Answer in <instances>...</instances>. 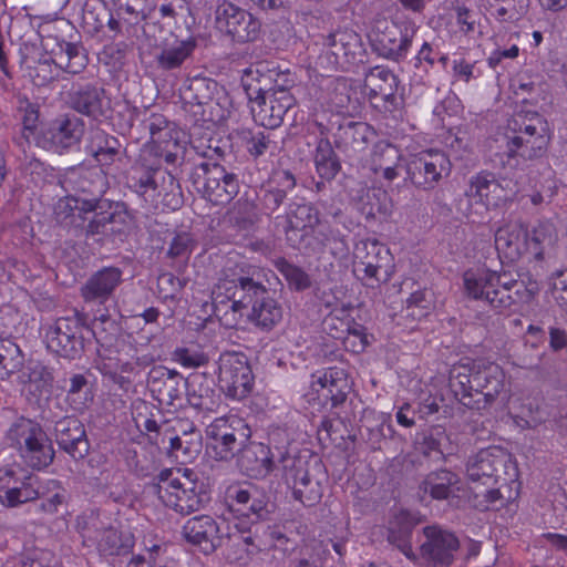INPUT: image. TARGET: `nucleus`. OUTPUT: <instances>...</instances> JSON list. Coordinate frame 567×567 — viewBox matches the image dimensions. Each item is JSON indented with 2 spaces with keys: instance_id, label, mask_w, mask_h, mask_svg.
I'll list each match as a JSON object with an SVG mask.
<instances>
[{
  "instance_id": "19",
  "label": "nucleus",
  "mask_w": 567,
  "mask_h": 567,
  "mask_svg": "<svg viewBox=\"0 0 567 567\" xmlns=\"http://www.w3.org/2000/svg\"><path fill=\"white\" fill-rule=\"evenodd\" d=\"M38 477H20L11 467L0 468V503L7 507H17L38 498L40 489L35 487Z\"/></svg>"
},
{
  "instance_id": "49",
  "label": "nucleus",
  "mask_w": 567,
  "mask_h": 567,
  "mask_svg": "<svg viewBox=\"0 0 567 567\" xmlns=\"http://www.w3.org/2000/svg\"><path fill=\"white\" fill-rule=\"evenodd\" d=\"M35 487L41 492L38 496L42 498L40 509L47 514L56 513L66 501L68 492L56 480H49L44 485H40L38 481Z\"/></svg>"
},
{
  "instance_id": "15",
  "label": "nucleus",
  "mask_w": 567,
  "mask_h": 567,
  "mask_svg": "<svg viewBox=\"0 0 567 567\" xmlns=\"http://www.w3.org/2000/svg\"><path fill=\"white\" fill-rule=\"evenodd\" d=\"M417 559L427 567H450L460 548V540L452 532L432 525L423 528Z\"/></svg>"
},
{
  "instance_id": "33",
  "label": "nucleus",
  "mask_w": 567,
  "mask_h": 567,
  "mask_svg": "<svg viewBox=\"0 0 567 567\" xmlns=\"http://www.w3.org/2000/svg\"><path fill=\"white\" fill-rule=\"evenodd\" d=\"M557 239L554 224L540 221L530 231L525 229V251L535 260H545L553 256Z\"/></svg>"
},
{
  "instance_id": "48",
  "label": "nucleus",
  "mask_w": 567,
  "mask_h": 567,
  "mask_svg": "<svg viewBox=\"0 0 567 567\" xmlns=\"http://www.w3.org/2000/svg\"><path fill=\"white\" fill-rule=\"evenodd\" d=\"M157 174L156 169H134L127 177V184L145 200H154L158 196Z\"/></svg>"
},
{
  "instance_id": "5",
  "label": "nucleus",
  "mask_w": 567,
  "mask_h": 567,
  "mask_svg": "<svg viewBox=\"0 0 567 567\" xmlns=\"http://www.w3.org/2000/svg\"><path fill=\"white\" fill-rule=\"evenodd\" d=\"M93 334L86 323V317L74 311L71 316L58 318L48 329L47 347L61 358L76 360L82 357L85 343Z\"/></svg>"
},
{
  "instance_id": "41",
  "label": "nucleus",
  "mask_w": 567,
  "mask_h": 567,
  "mask_svg": "<svg viewBox=\"0 0 567 567\" xmlns=\"http://www.w3.org/2000/svg\"><path fill=\"white\" fill-rule=\"evenodd\" d=\"M318 383L328 391L327 398L331 400L333 406L343 403L350 391L348 375L344 369L338 367L326 369Z\"/></svg>"
},
{
  "instance_id": "11",
  "label": "nucleus",
  "mask_w": 567,
  "mask_h": 567,
  "mask_svg": "<svg viewBox=\"0 0 567 567\" xmlns=\"http://www.w3.org/2000/svg\"><path fill=\"white\" fill-rule=\"evenodd\" d=\"M212 441L215 457L220 461L233 458L251 437V429L245 419L237 414L216 417L206 429Z\"/></svg>"
},
{
  "instance_id": "63",
  "label": "nucleus",
  "mask_w": 567,
  "mask_h": 567,
  "mask_svg": "<svg viewBox=\"0 0 567 567\" xmlns=\"http://www.w3.org/2000/svg\"><path fill=\"white\" fill-rule=\"evenodd\" d=\"M343 346L346 350L353 353L363 352L369 346L368 336L364 332V328L357 323H354L352 327H348L347 336L343 338Z\"/></svg>"
},
{
  "instance_id": "31",
  "label": "nucleus",
  "mask_w": 567,
  "mask_h": 567,
  "mask_svg": "<svg viewBox=\"0 0 567 567\" xmlns=\"http://www.w3.org/2000/svg\"><path fill=\"white\" fill-rule=\"evenodd\" d=\"M476 360L462 359L452 365L449 373V385L455 398L465 406L481 409V399L473 401L474 386L472 381L475 374Z\"/></svg>"
},
{
  "instance_id": "26",
  "label": "nucleus",
  "mask_w": 567,
  "mask_h": 567,
  "mask_svg": "<svg viewBox=\"0 0 567 567\" xmlns=\"http://www.w3.org/2000/svg\"><path fill=\"white\" fill-rule=\"evenodd\" d=\"M474 392L476 395L483 398L485 408L492 404L501 394L505 386V373L503 369L494 363L485 360H476L475 374L472 381Z\"/></svg>"
},
{
  "instance_id": "51",
  "label": "nucleus",
  "mask_w": 567,
  "mask_h": 567,
  "mask_svg": "<svg viewBox=\"0 0 567 567\" xmlns=\"http://www.w3.org/2000/svg\"><path fill=\"white\" fill-rule=\"evenodd\" d=\"M93 394L89 381L84 374L75 373L70 378V386L66 392V401L74 411H83L92 402Z\"/></svg>"
},
{
  "instance_id": "2",
  "label": "nucleus",
  "mask_w": 567,
  "mask_h": 567,
  "mask_svg": "<svg viewBox=\"0 0 567 567\" xmlns=\"http://www.w3.org/2000/svg\"><path fill=\"white\" fill-rule=\"evenodd\" d=\"M156 480L154 488L161 502L182 515L200 509L209 499L204 484L190 468H165Z\"/></svg>"
},
{
  "instance_id": "37",
  "label": "nucleus",
  "mask_w": 567,
  "mask_h": 567,
  "mask_svg": "<svg viewBox=\"0 0 567 567\" xmlns=\"http://www.w3.org/2000/svg\"><path fill=\"white\" fill-rule=\"evenodd\" d=\"M68 183L73 184L78 193L87 194L90 198H81L83 213L94 212L99 207L100 197L104 193V176L99 172H84L75 178H69Z\"/></svg>"
},
{
  "instance_id": "32",
  "label": "nucleus",
  "mask_w": 567,
  "mask_h": 567,
  "mask_svg": "<svg viewBox=\"0 0 567 567\" xmlns=\"http://www.w3.org/2000/svg\"><path fill=\"white\" fill-rule=\"evenodd\" d=\"M287 239L292 246L300 244L301 240L313 233L319 225V213L310 204H293L287 213Z\"/></svg>"
},
{
  "instance_id": "14",
  "label": "nucleus",
  "mask_w": 567,
  "mask_h": 567,
  "mask_svg": "<svg viewBox=\"0 0 567 567\" xmlns=\"http://www.w3.org/2000/svg\"><path fill=\"white\" fill-rule=\"evenodd\" d=\"M323 53L320 60H327L331 70L347 69L362 61L363 45L359 33L351 29H340L322 35Z\"/></svg>"
},
{
  "instance_id": "64",
  "label": "nucleus",
  "mask_w": 567,
  "mask_h": 567,
  "mask_svg": "<svg viewBox=\"0 0 567 567\" xmlns=\"http://www.w3.org/2000/svg\"><path fill=\"white\" fill-rule=\"evenodd\" d=\"M433 302V293L431 290H416L411 293L406 300L408 309H412L411 315L422 317L427 313Z\"/></svg>"
},
{
  "instance_id": "53",
  "label": "nucleus",
  "mask_w": 567,
  "mask_h": 567,
  "mask_svg": "<svg viewBox=\"0 0 567 567\" xmlns=\"http://www.w3.org/2000/svg\"><path fill=\"white\" fill-rule=\"evenodd\" d=\"M277 184L278 187L267 189L262 197L265 208L270 212H275L282 204L287 192L296 186V179L290 172L284 171L277 175Z\"/></svg>"
},
{
  "instance_id": "57",
  "label": "nucleus",
  "mask_w": 567,
  "mask_h": 567,
  "mask_svg": "<svg viewBox=\"0 0 567 567\" xmlns=\"http://www.w3.org/2000/svg\"><path fill=\"white\" fill-rule=\"evenodd\" d=\"M276 269L287 280L290 288L301 291L311 286L309 275L300 267L289 262L285 258H277L274 261Z\"/></svg>"
},
{
  "instance_id": "9",
  "label": "nucleus",
  "mask_w": 567,
  "mask_h": 567,
  "mask_svg": "<svg viewBox=\"0 0 567 567\" xmlns=\"http://www.w3.org/2000/svg\"><path fill=\"white\" fill-rule=\"evenodd\" d=\"M417 27L408 22L403 28L386 19H377L368 34L372 51L393 62L403 61L410 51Z\"/></svg>"
},
{
  "instance_id": "22",
  "label": "nucleus",
  "mask_w": 567,
  "mask_h": 567,
  "mask_svg": "<svg viewBox=\"0 0 567 567\" xmlns=\"http://www.w3.org/2000/svg\"><path fill=\"white\" fill-rule=\"evenodd\" d=\"M183 536L205 554L214 553L224 542L219 524L209 515H198L186 520Z\"/></svg>"
},
{
  "instance_id": "54",
  "label": "nucleus",
  "mask_w": 567,
  "mask_h": 567,
  "mask_svg": "<svg viewBox=\"0 0 567 567\" xmlns=\"http://www.w3.org/2000/svg\"><path fill=\"white\" fill-rule=\"evenodd\" d=\"M315 163L320 177L327 181L334 178L341 168L340 159L332 144H318Z\"/></svg>"
},
{
  "instance_id": "55",
  "label": "nucleus",
  "mask_w": 567,
  "mask_h": 567,
  "mask_svg": "<svg viewBox=\"0 0 567 567\" xmlns=\"http://www.w3.org/2000/svg\"><path fill=\"white\" fill-rule=\"evenodd\" d=\"M109 18V8L103 0H86L82 9V21L89 32H100Z\"/></svg>"
},
{
  "instance_id": "40",
  "label": "nucleus",
  "mask_w": 567,
  "mask_h": 567,
  "mask_svg": "<svg viewBox=\"0 0 567 567\" xmlns=\"http://www.w3.org/2000/svg\"><path fill=\"white\" fill-rule=\"evenodd\" d=\"M465 195L468 198L477 197L485 207L498 206L504 203V194L499 190L497 178L491 173H480L473 176Z\"/></svg>"
},
{
  "instance_id": "21",
  "label": "nucleus",
  "mask_w": 567,
  "mask_h": 567,
  "mask_svg": "<svg viewBox=\"0 0 567 567\" xmlns=\"http://www.w3.org/2000/svg\"><path fill=\"white\" fill-rule=\"evenodd\" d=\"M55 442L60 450L74 461L83 460L90 452V442L83 423L74 416H64L55 422Z\"/></svg>"
},
{
  "instance_id": "45",
  "label": "nucleus",
  "mask_w": 567,
  "mask_h": 567,
  "mask_svg": "<svg viewBox=\"0 0 567 567\" xmlns=\"http://www.w3.org/2000/svg\"><path fill=\"white\" fill-rule=\"evenodd\" d=\"M133 537L122 534L113 527L103 529L97 537V548L104 555H124L133 547Z\"/></svg>"
},
{
  "instance_id": "56",
  "label": "nucleus",
  "mask_w": 567,
  "mask_h": 567,
  "mask_svg": "<svg viewBox=\"0 0 567 567\" xmlns=\"http://www.w3.org/2000/svg\"><path fill=\"white\" fill-rule=\"evenodd\" d=\"M18 116L22 123V136L25 142L38 137L39 105L31 103L28 99H19Z\"/></svg>"
},
{
  "instance_id": "50",
  "label": "nucleus",
  "mask_w": 567,
  "mask_h": 567,
  "mask_svg": "<svg viewBox=\"0 0 567 567\" xmlns=\"http://www.w3.org/2000/svg\"><path fill=\"white\" fill-rule=\"evenodd\" d=\"M398 520H404L400 526H396L392 523V526L389 529L388 540L394 545L408 559L417 560V555L413 551L411 544V536L413 525L411 522L406 520V516H400L396 518Z\"/></svg>"
},
{
  "instance_id": "61",
  "label": "nucleus",
  "mask_w": 567,
  "mask_h": 567,
  "mask_svg": "<svg viewBox=\"0 0 567 567\" xmlns=\"http://www.w3.org/2000/svg\"><path fill=\"white\" fill-rule=\"evenodd\" d=\"M173 359L186 369H196L208 363L209 357L196 348H177L173 352Z\"/></svg>"
},
{
  "instance_id": "6",
  "label": "nucleus",
  "mask_w": 567,
  "mask_h": 567,
  "mask_svg": "<svg viewBox=\"0 0 567 567\" xmlns=\"http://www.w3.org/2000/svg\"><path fill=\"white\" fill-rule=\"evenodd\" d=\"M182 96L189 103L195 115H200L203 125L212 130L226 115L228 96L225 90L213 79L195 76L182 91Z\"/></svg>"
},
{
  "instance_id": "7",
  "label": "nucleus",
  "mask_w": 567,
  "mask_h": 567,
  "mask_svg": "<svg viewBox=\"0 0 567 567\" xmlns=\"http://www.w3.org/2000/svg\"><path fill=\"white\" fill-rule=\"evenodd\" d=\"M467 295L484 300L494 309L502 311L513 306V287L518 280L509 274H498L488 269H470L463 276Z\"/></svg>"
},
{
  "instance_id": "3",
  "label": "nucleus",
  "mask_w": 567,
  "mask_h": 567,
  "mask_svg": "<svg viewBox=\"0 0 567 567\" xmlns=\"http://www.w3.org/2000/svg\"><path fill=\"white\" fill-rule=\"evenodd\" d=\"M7 439L25 466L41 471L52 464L55 456L52 441L35 420L16 419L7 431Z\"/></svg>"
},
{
  "instance_id": "27",
  "label": "nucleus",
  "mask_w": 567,
  "mask_h": 567,
  "mask_svg": "<svg viewBox=\"0 0 567 567\" xmlns=\"http://www.w3.org/2000/svg\"><path fill=\"white\" fill-rule=\"evenodd\" d=\"M408 176L416 187L432 188L442 177L450 172V161L443 154H427L425 157H416L408 164Z\"/></svg>"
},
{
  "instance_id": "18",
  "label": "nucleus",
  "mask_w": 567,
  "mask_h": 567,
  "mask_svg": "<svg viewBox=\"0 0 567 567\" xmlns=\"http://www.w3.org/2000/svg\"><path fill=\"white\" fill-rule=\"evenodd\" d=\"M509 455L498 446H489L470 457L466 464V473L472 482H497L502 473H505Z\"/></svg>"
},
{
  "instance_id": "17",
  "label": "nucleus",
  "mask_w": 567,
  "mask_h": 567,
  "mask_svg": "<svg viewBox=\"0 0 567 567\" xmlns=\"http://www.w3.org/2000/svg\"><path fill=\"white\" fill-rule=\"evenodd\" d=\"M354 258L367 278L388 281L391 275L390 250L377 239L360 240L354 247Z\"/></svg>"
},
{
  "instance_id": "20",
  "label": "nucleus",
  "mask_w": 567,
  "mask_h": 567,
  "mask_svg": "<svg viewBox=\"0 0 567 567\" xmlns=\"http://www.w3.org/2000/svg\"><path fill=\"white\" fill-rule=\"evenodd\" d=\"M285 468V480L292 488V495L305 506H312L321 498V486L313 480L305 464L289 456H281Z\"/></svg>"
},
{
  "instance_id": "62",
  "label": "nucleus",
  "mask_w": 567,
  "mask_h": 567,
  "mask_svg": "<svg viewBox=\"0 0 567 567\" xmlns=\"http://www.w3.org/2000/svg\"><path fill=\"white\" fill-rule=\"evenodd\" d=\"M528 144H505L503 152L496 153L498 162L504 167L516 168L520 165L523 158L525 161V153L528 151Z\"/></svg>"
},
{
  "instance_id": "13",
  "label": "nucleus",
  "mask_w": 567,
  "mask_h": 567,
  "mask_svg": "<svg viewBox=\"0 0 567 567\" xmlns=\"http://www.w3.org/2000/svg\"><path fill=\"white\" fill-rule=\"evenodd\" d=\"M218 370V385L226 396L243 400L252 391L255 378L245 354H223Z\"/></svg>"
},
{
  "instance_id": "36",
  "label": "nucleus",
  "mask_w": 567,
  "mask_h": 567,
  "mask_svg": "<svg viewBox=\"0 0 567 567\" xmlns=\"http://www.w3.org/2000/svg\"><path fill=\"white\" fill-rule=\"evenodd\" d=\"M54 375L50 368L35 362L29 368L28 399L42 409L49 401L53 390Z\"/></svg>"
},
{
  "instance_id": "30",
  "label": "nucleus",
  "mask_w": 567,
  "mask_h": 567,
  "mask_svg": "<svg viewBox=\"0 0 567 567\" xmlns=\"http://www.w3.org/2000/svg\"><path fill=\"white\" fill-rule=\"evenodd\" d=\"M319 133V142H369L373 138L375 132L364 122L347 121L340 122V118L330 120L328 125L322 122L316 124Z\"/></svg>"
},
{
  "instance_id": "16",
  "label": "nucleus",
  "mask_w": 567,
  "mask_h": 567,
  "mask_svg": "<svg viewBox=\"0 0 567 567\" xmlns=\"http://www.w3.org/2000/svg\"><path fill=\"white\" fill-rule=\"evenodd\" d=\"M147 385L159 404L173 408L182 405L183 395L187 390L184 377L163 365L153 367L148 372Z\"/></svg>"
},
{
  "instance_id": "46",
  "label": "nucleus",
  "mask_w": 567,
  "mask_h": 567,
  "mask_svg": "<svg viewBox=\"0 0 567 567\" xmlns=\"http://www.w3.org/2000/svg\"><path fill=\"white\" fill-rule=\"evenodd\" d=\"M186 396L188 404L199 412L212 413L220 405V394L207 384L200 383L196 388L193 382L186 390Z\"/></svg>"
},
{
  "instance_id": "34",
  "label": "nucleus",
  "mask_w": 567,
  "mask_h": 567,
  "mask_svg": "<svg viewBox=\"0 0 567 567\" xmlns=\"http://www.w3.org/2000/svg\"><path fill=\"white\" fill-rule=\"evenodd\" d=\"M196 47L194 37L178 39L171 34L163 41L161 51L155 56L156 62L163 70L177 69L192 55Z\"/></svg>"
},
{
  "instance_id": "12",
  "label": "nucleus",
  "mask_w": 567,
  "mask_h": 567,
  "mask_svg": "<svg viewBox=\"0 0 567 567\" xmlns=\"http://www.w3.org/2000/svg\"><path fill=\"white\" fill-rule=\"evenodd\" d=\"M194 184L205 198L215 205L229 203L238 193V182L233 173H228L217 163L203 162L195 167Z\"/></svg>"
},
{
  "instance_id": "52",
  "label": "nucleus",
  "mask_w": 567,
  "mask_h": 567,
  "mask_svg": "<svg viewBox=\"0 0 567 567\" xmlns=\"http://www.w3.org/2000/svg\"><path fill=\"white\" fill-rule=\"evenodd\" d=\"M388 193L381 188H370L360 198V210L367 218L390 213Z\"/></svg>"
},
{
  "instance_id": "59",
  "label": "nucleus",
  "mask_w": 567,
  "mask_h": 567,
  "mask_svg": "<svg viewBox=\"0 0 567 567\" xmlns=\"http://www.w3.org/2000/svg\"><path fill=\"white\" fill-rule=\"evenodd\" d=\"M529 187H523L524 192H520L522 197L529 198L533 206L542 205L546 199H550L555 194V185L550 178H544L543 181H536L535 177H529Z\"/></svg>"
},
{
  "instance_id": "58",
  "label": "nucleus",
  "mask_w": 567,
  "mask_h": 567,
  "mask_svg": "<svg viewBox=\"0 0 567 567\" xmlns=\"http://www.w3.org/2000/svg\"><path fill=\"white\" fill-rule=\"evenodd\" d=\"M195 247L196 240L193 235L187 231H182L172 238L166 255L168 258L184 264L189 259Z\"/></svg>"
},
{
  "instance_id": "24",
  "label": "nucleus",
  "mask_w": 567,
  "mask_h": 567,
  "mask_svg": "<svg viewBox=\"0 0 567 567\" xmlns=\"http://www.w3.org/2000/svg\"><path fill=\"white\" fill-rule=\"evenodd\" d=\"M122 270L104 267L95 271L81 287V297L86 303L104 305L122 282Z\"/></svg>"
},
{
  "instance_id": "29",
  "label": "nucleus",
  "mask_w": 567,
  "mask_h": 567,
  "mask_svg": "<svg viewBox=\"0 0 567 567\" xmlns=\"http://www.w3.org/2000/svg\"><path fill=\"white\" fill-rule=\"evenodd\" d=\"M420 492L435 501L453 503L460 497L462 481L460 476L446 468L435 470L425 475L419 485Z\"/></svg>"
},
{
  "instance_id": "10",
  "label": "nucleus",
  "mask_w": 567,
  "mask_h": 567,
  "mask_svg": "<svg viewBox=\"0 0 567 567\" xmlns=\"http://www.w3.org/2000/svg\"><path fill=\"white\" fill-rule=\"evenodd\" d=\"M214 23L221 34L238 44L255 42L261 33L259 19L230 0L217 1Z\"/></svg>"
},
{
  "instance_id": "28",
  "label": "nucleus",
  "mask_w": 567,
  "mask_h": 567,
  "mask_svg": "<svg viewBox=\"0 0 567 567\" xmlns=\"http://www.w3.org/2000/svg\"><path fill=\"white\" fill-rule=\"evenodd\" d=\"M364 83L370 99H380L385 112H393L398 109L399 80L390 69L380 65L371 68L365 75Z\"/></svg>"
},
{
  "instance_id": "1",
  "label": "nucleus",
  "mask_w": 567,
  "mask_h": 567,
  "mask_svg": "<svg viewBox=\"0 0 567 567\" xmlns=\"http://www.w3.org/2000/svg\"><path fill=\"white\" fill-rule=\"evenodd\" d=\"M215 317L226 328H235L245 313L259 329L270 331L284 317L280 303L270 295V290L252 277L239 271L226 269L212 292Z\"/></svg>"
},
{
  "instance_id": "43",
  "label": "nucleus",
  "mask_w": 567,
  "mask_h": 567,
  "mask_svg": "<svg viewBox=\"0 0 567 567\" xmlns=\"http://www.w3.org/2000/svg\"><path fill=\"white\" fill-rule=\"evenodd\" d=\"M24 365V353L12 338L0 336V380H9Z\"/></svg>"
},
{
  "instance_id": "8",
  "label": "nucleus",
  "mask_w": 567,
  "mask_h": 567,
  "mask_svg": "<svg viewBox=\"0 0 567 567\" xmlns=\"http://www.w3.org/2000/svg\"><path fill=\"white\" fill-rule=\"evenodd\" d=\"M87 64V56L82 45L58 41L49 56L39 59L34 65L28 66L29 75L37 86H44L56 78V68L71 73H81Z\"/></svg>"
},
{
  "instance_id": "23",
  "label": "nucleus",
  "mask_w": 567,
  "mask_h": 567,
  "mask_svg": "<svg viewBox=\"0 0 567 567\" xmlns=\"http://www.w3.org/2000/svg\"><path fill=\"white\" fill-rule=\"evenodd\" d=\"M68 103L72 110L95 120L110 109L104 89L92 83L74 84L68 93Z\"/></svg>"
},
{
  "instance_id": "35",
  "label": "nucleus",
  "mask_w": 567,
  "mask_h": 567,
  "mask_svg": "<svg viewBox=\"0 0 567 567\" xmlns=\"http://www.w3.org/2000/svg\"><path fill=\"white\" fill-rule=\"evenodd\" d=\"M229 497L237 505L245 506L257 520H266L275 509L268 493L256 485H250L248 488H235L230 492Z\"/></svg>"
},
{
  "instance_id": "38",
  "label": "nucleus",
  "mask_w": 567,
  "mask_h": 567,
  "mask_svg": "<svg viewBox=\"0 0 567 567\" xmlns=\"http://www.w3.org/2000/svg\"><path fill=\"white\" fill-rule=\"evenodd\" d=\"M182 434L169 437V452L176 458L189 461L195 458L202 447V435L192 423L178 422Z\"/></svg>"
},
{
  "instance_id": "42",
  "label": "nucleus",
  "mask_w": 567,
  "mask_h": 567,
  "mask_svg": "<svg viewBox=\"0 0 567 567\" xmlns=\"http://www.w3.org/2000/svg\"><path fill=\"white\" fill-rule=\"evenodd\" d=\"M49 133L52 140L80 142L85 134V122L74 113L61 114L50 122Z\"/></svg>"
},
{
  "instance_id": "47",
  "label": "nucleus",
  "mask_w": 567,
  "mask_h": 567,
  "mask_svg": "<svg viewBox=\"0 0 567 567\" xmlns=\"http://www.w3.org/2000/svg\"><path fill=\"white\" fill-rule=\"evenodd\" d=\"M107 347L109 359H112V354L115 352L117 354L115 358L116 364L122 372H132L134 364L145 367L152 361L147 355L136 357V349L131 343H127L124 338L115 339L114 350L111 349V344Z\"/></svg>"
},
{
  "instance_id": "4",
  "label": "nucleus",
  "mask_w": 567,
  "mask_h": 567,
  "mask_svg": "<svg viewBox=\"0 0 567 567\" xmlns=\"http://www.w3.org/2000/svg\"><path fill=\"white\" fill-rule=\"evenodd\" d=\"M241 84L255 122L266 128L278 127L286 113L296 103L293 95L288 91L265 90L260 85L258 71L247 70L241 79Z\"/></svg>"
},
{
  "instance_id": "60",
  "label": "nucleus",
  "mask_w": 567,
  "mask_h": 567,
  "mask_svg": "<svg viewBox=\"0 0 567 567\" xmlns=\"http://www.w3.org/2000/svg\"><path fill=\"white\" fill-rule=\"evenodd\" d=\"M229 543H231L233 547H243V553H235L234 555L227 554V558L231 561H237L239 564H246L252 555H255L259 547L255 543V537L249 530L247 535L245 534H233L228 537Z\"/></svg>"
},
{
  "instance_id": "39",
  "label": "nucleus",
  "mask_w": 567,
  "mask_h": 567,
  "mask_svg": "<svg viewBox=\"0 0 567 567\" xmlns=\"http://www.w3.org/2000/svg\"><path fill=\"white\" fill-rule=\"evenodd\" d=\"M495 247L507 258L517 259L525 251V229L519 223H508L495 234Z\"/></svg>"
},
{
  "instance_id": "25",
  "label": "nucleus",
  "mask_w": 567,
  "mask_h": 567,
  "mask_svg": "<svg viewBox=\"0 0 567 567\" xmlns=\"http://www.w3.org/2000/svg\"><path fill=\"white\" fill-rule=\"evenodd\" d=\"M237 452V466L248 477L264 478L276 466L271 450L262 443L249 441Z\"/></svg>"
},
{
  "instance_id": "44",
  "label": "nucleus",
  "mask_w": 567,
  "mask_h": 567,
  "mask_svg": "<svg viewBox=\"0 0 567 567\" xmlns=\"http://www.w3.org/2000/svg\"><path fill=\"white\" fill-rule=\"evenodd\" d=\"M146 127L151 135L150 142H183L186 135L176 123L162 114H152L146 121Z\"/></svg>"
}]
</instances>
